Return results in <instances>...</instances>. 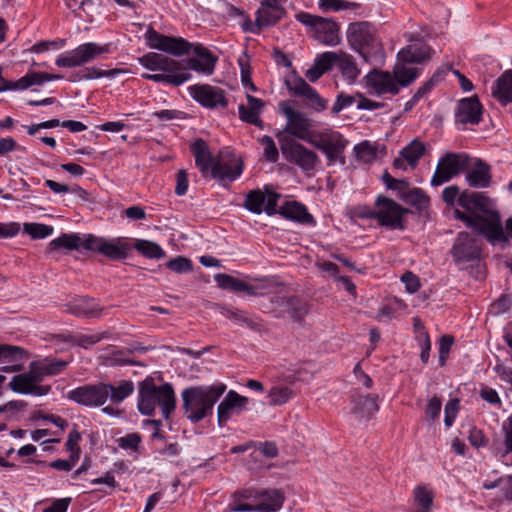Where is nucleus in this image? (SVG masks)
Segmentation results:
<instances>
[{"label":"nucleus","mask_w":512,"mask_h":512,"mask_svg":"<svg viewBox=\"0 0 512 512\" xmlns=\"http://www.w3.org/2000/svg\"><path fill=\"white\" fill-rule=\"evenodd\" d=\"M61 78L60 75L56 74L32 71L16 81L6 82L2 78V68L0 67V92L5 90H26L34 85H42L44 82L59 80Z\"/></svg>","instance_id":"obj_20"},{"label":"nucleus","mask_w":512,"mask_h":512,"mask_svg":"<svg viewBox=\"0 0 512 512\" xmlns=\"http://www.w3.org/2000/svg\"><path fill=\"white\" fill-rule=\"evenodd\" d=\"M403 201L417 209L419 212H424L430 205L429 197L420 188H413L402 195Z\"/></svg>","instance_id":"obj_42"},{"label":"nucleus","mask_w":512,"mask_h":512,"mask_svg":"<svg viewBox=\"0 0 512 512\" xmlns=\"http://www.w3.org/2000/svg\"><path fill=\"white\" fill-rule=\"evenodd\" d=\"M279 198L280 194L270 191L267 188L265 192L259 189L252 190L246 196L244 207L256 214L265 211L268 215H274L277 213Z\"/></svg>","instance_id":"obj_18"},{"label":"nucleus","mask_w":512,"mask_h":512,"mask_svg":"<svg viewBox=\"0 0 512 512\" xmlns=\"http://www.w3.org/2000/svg\"><path fill=\"white\" fill-rule=\"evenodd\" d=\"M286 83L288 90L293 95L305 98L306 104L311 110L322 112L327 109L329 101L323 98L317 90L310 86L304 79L295 77Z\"/></svg>","instance_id":"obj_16"},{"label":"nucleus","mask_w":512,"mask_h":512,"mask_svg":"<svg viewBox=\"0 0 512 512\" xmlns=\"http://www.w3.org/2000/svg\"><path fill=\"white\" fill-rule=\"evenodd\" d=\"M247 397L241 396L237 392L230 390L217 408L219 425L226 423L233 415L239 414L248 404Z\"/></svg>","instance_id":"obj_23"},{"label":"nucleus","mask_w":512,"mask_h":512,"mask_svg":"<svg viewBox=\"0 0 512 512\" xmlns=\"http://www.w3.org/2000/svg\"><path fill=\"white\" fill-rule=\"evenodd\" d=\"M458 406H459V400L458 399H451L447 402V404L445 405V418H444V423L447 427H450L452 426L455 418H456V415H457V411H458Z\"/></svg>","instance_id":"obj_61"},{"label":"nucleus","mask_w":512,"mask_h":512,"mask_svg":"<svg viewBox=\"0 0 512 512\" xmlns=\"http://www.w3.org/2000/svg\"><path fill=\"white\" fill-rule=\"evenodd\" d=\"M50 246L78 252H97L104 256H126L134 248L143 256H164L163 250L155 242L123 237L106 240L93 234L65 233L52 240Z\"/></svg>","instance_id":"obj_3"},{"label":"nucleus","mask_w":512,"mask_h":512,"mask_svg":"<svg viewBox=\"0 0 512 512\" xmlns=\"http://www.w3.org/2000/svg\"><path fill=\"white\" fill-rule=\"evenodd\" d=\"M336 67L341 76L350 84L354 83L361 74L355 58L343 51L337 52Z\"/></svg>","instance_id":"obj_34"},{"label":"nucleus","mask_w":512,"mask_h":512,"mask_svg":"<svg viewBox=\"0 0 512 512\" xmlns=\"http://www.w3.org/2000/svg\"><path fill=\"white\" fill-rule=\"evenodd\" d=\"M284 502L283 494L276 489H261L257 504H236L231 507L233 512H276Z\"/></svg>","instance_id":"obj_17"},{"label":"nucleus","mask_w":512,"mask_h":512,"mask_svg":"<svg viewBox=\"0 0 512 512\" xmlns=\"http://www.w3.org/2000/svg\"><path fill=\"white\" fill-rule=\"evenodd\" d=\"M259 142L263 146L265 159L269 162H276L278 160L279 153L272 137L264 135L259 139Z\"/></svg>","instance_id":"obj_53"},{"label":"nucleus","mask_w":512,"mask_h":512,"mask_svg":"<svg viewBox=\"0 0 512 512\" xmlns=\"http://www.w3.org/2000/svg\"><path fill=\"white\" fill-rule=\"evenodd\" d=\"M491 167L482 161L477 159L474 166L468 171L466 175V181L471 187L474 188H487L491 184Z\"/></svg>","instance_id":"obj_31"},{"label":"nucleus","mask_w":512,"mask_h":512,"mask_svg":"<svg viewBox=\"0 0 512 512\" xmlns=\"http://www.w3.org/2000/svg\"><path fill=\"white\" fill-rule=\"evenodd\" d=\"M104 337H105V333H95V334L78 333L71 337V341L73 344L87 349L90 346L101 341Z\"/></svg>","instance_id":"obj_52"},{"label":"nucleus","mask_w":512,"mask_h":512,"mask_svg":"<svg viewBox=\"0 0 512 512\" xmlns=\"http://www.w3.org/2000/svg\"><path fill=\"white\" fill-rule=\"evenodd\" d=\"M425 145L419 139L412 140L401 151V155L406 159L410 169H414L418 165V161L424 155Z\"/></svg>","instance_id":"obj_41"},{"label":"nucleus","mask_w":512,"mask_h":512,"mask_svg":"<svg viewBox=\"0 0 512 512\" xmlns=\"http://www.w3.org/2000/svg\"><path fill=\"white\" fill-rule=\"evenodd\" d=\"M226 386H195L182 391V407L186 417L197 423L212 414L213 406L225 392Z\"/></svg>","instance_id":"obj_4"},{"label":"nucleus","mask_w":512,"mask_h":512,"mask_svg":"<svg viewBox=\"0 0 512 512\" xmlns=\"http://www.w3.org/2000/svg\"><path fill=\"white\" fill-rule=\"evenodd\" d=\"M469 164L465 154L447 153L438 161L437 168L431 178L432 186H440L457 176Z\"/></svg>","instance_id":"obj_11"},{"label":"nucleus","mask_w":512,"mask_h":512,"mask_svg":"<svg viewBox=\"0 0 512 512\" xmlns=\"http://www.w3.org/2000/svg\"><path fill=\"white\" fill-rule=\"evenodd\" d=\"M438 71H441L439 75V81L442 79V76L444 74L451 71L458 78L459 85L463 91L469 92L473 90L474 86L472 82L468 78H466L465 75H463L460 71L453 70L451 66H443Z\"/></svg>","instance_id":"obj_55"},{"label":"nucleus","mask_w":512,"mask_h":512,"mask_svg":"<svg viewBox=\"0 0 512 512\" xmlns=\"http://www.w3.org/2000/svg\"><path fill=\"white\" fill-rule=\"evenodd\" d=\"M401 281L405 284L406 291L413 294L420 288L419 278L410 271L405 272L401 276Z\"/></svg>","instance_id":"obj_62"},{"label":"nucleus","mask_w":512,"mask_h":512,"mask_svg":"<svg viewBox=\"0 0 512 512\" xmlns=\"http://www.w3.org/2000/svg\"><path fill=\"white\" fill-rule=\"evenodd\" d=\"M408 211L394 200L379 196L375 201L376 220L379 225L392 230L404 228V215Z\"/></svg>","instance_id":"obj_10"},{"label":"nucleus","mask_w":512,"mask_h":512,"mask_svg":"<svg viewBox=\"0 0 512 512\" xmlns=\"http://www.w3.org/2000/svg\"><path fill=\"white\" fill-rule=\"evenodd\" d=\"M118 73L117 70H101L95 67H86L82 70H79L73 73L69 80L72 82L83 81V80H93L102 77H113Z\"/></svg>","instance_id":"obj_45"},{"label":"nucleus","mask_w":512,"mask_h":512,"mask_svg":"<svg viewBox=\"0 0 512 512\" xmlns=\"http://www.w3.org/2000/svg\"><path fill=\"white\" fill-rule=\"evenodd\" d=\"M418 344L421 348L420 358L423 363L429 360V352L431 349V342L427 331H422L417 336Z\"/></svg>","instance_id":"obj_59"},{"label":"nucleus","mask_w":512,"mask_h":512,"mask_svg":"<svg viewBox=\"0 0 512 512\" xmlns=\"http://www.w3.org/2000/svg\"><path fill=\"white\" fill-rule=\"evenodd\" d=\"M279 112L286 118L284 131L293 137L309 142L315 131H311L312 121L304 113L294 109L289 101L278 104Z\"/></svg>","instance_id":"obj_8"},{"label":"nucleus","mask_w":512,"mask_h":512,"mask_svg":"<svg viewBox=\"0 0 512 512\" xmlns=\"http://www.w3.org/2000/svg\"><path fill=\"white\" fill-rule=\"evenodd\" d=\"M68 311L76 316L97 317L102 307L93 299L77 297L67 305Z\"/></svg>","instance_id":"obj_35"},{"label":"nucleus","mask_w":512,"mask_h":512,"mask_svg":"<svg viewBox=\"0 0 512 512\" xmlns=\"http://www.w3.org/2000/svg\"><path fill=\"white\" fill-rule=\"evenodd\" d=\"M108 52L107 45L102 46L94 42L84 43L58 56L55 64L65 68L79 67Z\"/></svg>","instance_id":"obj_9"},{"label":"nucleus","mask_w":512,"mask_h":512,"mask_svg":"<svg viewBox=\"0 0 512 512\" xmlns=\"http://www.w3.org/2000/svg\"><path fill=\"white\" fill-rule=\"evenodd\" d=\"M191 152L195 158L196 167L199 169L203 177H210L214 165L218 162L219 158H215L207 143L203 139H197L191 145Z\"/></svg>","instance_id":"obj_24"},{"label":"nucleus","mask_w":512,"mask_h":512,"mask_svg":"<svg viewBox=\"0 0 512 512\" xmlns=\"http://www.w3.org/2000/svg\"><path fill=\"white\" fill-rule=\"evenodd\" d=\"M24 231L33 239H44L53 233V227L40 223H26Z\"/></svg>","instance_id":"obj_51"},{"label":"nucleus","mask_w":512,"mask_h":512,"mask_svg":"<svg viewBox=\"0 0 512 512\" xmlns=\"http://www.w3.org/2000/svg\"><path fill=\"white\" fill-rule=\"evenodd\" d=\"M166 267L176 273H187L192 269L189 258H171L166 262Z\"/></svg>","instance_id":"obj_56"},{"label":"nucleus","mask_w":512,"mask_h":512,"mask_svg":"<svg viewBox=\"0 0 512 512\" xmlns=\"http://www.w3.org/2000/svg\"><path fill=\"white\" fill-rule=\"evenodd\" d=\"M421 73V69L412 64L401 61L397 58L393 67V74L400 87H407L411 85Z\"/></svg>","instance_id":"obj_36"},{"label":"nucleus","mask_w":512,"mask_h":512,"mask_svg":"<svg viewBox=\"0 0 512 512\" xmlns=\"http://www.w3.org/2000/svg\"><path fill=\"white\" fill-rule=\"evenodd\" d=\"M352 402L353 412L360 418L369 419L379 410L377 395H359Z\"/></svg>","instance_id":"obj_37"},{"label":"nucleus","mask_w":512,"mask_h":512,"mask_svg":"<svg viewBox=\"0 0 512 512\" xmlns=\"http://www.w3.org/2000/svg\"><path fill=\"white\" fill-rule=\"evenodd\" d=\"M247 104H240L238 106L239 118L241 121L257 126L258 128H263V121L260 118V114L264 108V102L247 94L246 96Z\"/></svg>","instance_id":"obj_27"},{"label":"nucleus","mask_w":512,"mask_h":512,"mask_svg":"<svg viewBox=\"0 0 512 512\" xmlns=\"http://www.w3.org/2000/svg\"><path fill=\"white\" fill-rule=\"evenodd\" d=\"M108 387L107 399L112 403L119 404L134 392V384L130 380H123L117 386L106 383Z\"/></svg>","instance_id":"obj_40"},{"label":"nucleus","mask_w":512,"mask_h":512,"mask_svg":"<svg viewBox=\"0 0 512 512\" xmlns=\"http://www.w3.org/2000/svg\"><path fill=\"white\" fill-rule=\"evenodd\" d=\"M367 85L378 95L392 94L396 95L400 91V86L393 74L388 71L373 70L366 76Z\"/></svg>","instance_id":"obj_22"},{"label":"nucleus","mask_w":512,"mask_h":512,"mask_svg":"<svg viewBox=\"0 0 512 512\" xmlns=\"http://www.w3.org/2000/svg\"><path fill=\"white\" fill-rule=\"evenodd\" d=\"M281 151L287 161L297 165L306 173L313 171L320 163V158L314 151L293 140L283 142Z\"/></svg>","instance_id":"obj_13"},{"label":"nucleus","mask_w":512,"mask_h":512,"mask_svg":"<svg viewBox=\"0 0 512 512\" xmlns=\"http://www.w3.org/2000/svg\"><path fill=\"white\" fill-rule=\"evenodd\" d=\"M347 39L355 49L373 45L374 29L367 22L352 23L347 30Z\"/></svg>","instance_id":"obj_26"},{"label":"nucleus","mask_w":512,"mask_h":512,"mask_svg":"<svg viewBox=\"0 0 512 512\" xmlns=\"http://www.w3.org/2000/svg\"><path fill=\"white\" fill-rule=\"evenodd\" d=\"M502 430L504 432V444H505L504 455H506L512 451V414L503 423Z\"/></svg>","instance_id":"obj_63"},{"label":"nucleus","mask_w":512,"mask_h":512,"mask_svg":"<svg viewBox=\"0 0 512 512\" xmlns=\"http://www.w3.org/2000/svg\"><path fill=\"white\" fill-rule=\"evenodd\" d=\"M214 279L222 289L235 293H245L249 296L261 295L270 286V281L266 278L253 279L251 282H246L227 274H216Z\"/></svg>","instance_id":"obj_14"},{"label":"nucleus","mask_w":512,"mask_h":512,"mask_svg":"<svg viewBox=\"0 0 512 512\" xmlns=\"http://www.w3.org/2000/svg\"><path fill=\"white\" fill-rule=\"evenodd\" d=\"M226 316L229 319L233 320L234 322L243 323L254 330H257L259 328V324L255 319L248 317L245 313L241 311L228 310Z\"/></svg>","instance_id":"obj_57"},{"label":"nucleus","mask_w":512,"mask_h":512,"mask_svg":"<svg viewBox=\"0 0 512 512\" xmlns=\"http://www.w3.org/2000/svg\"><path fill=\"white\" fill-rule=\"evenodd\" d=\"M108 387L106 383L85 384L68 391L66 398L81 406L101 407L107 401Z\"/></svg>","instance_id":"obj_12"},{"label":"nucleus","mask_w":512,"mask_h":512,"mask_svg":"<svg viewBox=\"0 0 512 512\" xmlns=\"http://www.w3.org/2000/svg\"><path fill=\"white\" fill-rule=\"evenodd\" d=\"M492 96L503 106L512 102V69L506 70L493 83Z\"/></svg>","instance_id":"obj_33"},{"label":"nucleus","mask_w":512,"mask_h":512,"mask_svg":"<svg viewBox=\"0 0 512 512\" xmlns=\"http://www.w3.org/2000/svg\"><path fill=\"white\" fill-rule=\"evenodd\" d=\"M284 307L291 319L300 322L308 314L309 308L307 302L298 297H289L284 300Z\"/></svg>","instance_id":"obj_43"},{"label":"nucleus","mask_w":512,"mask_h":512,"mask_svg":"<svg viewBox=\"0 0 512 512\" xmlns=\"http://www.w3.org/2000/svg\"><path fill=\"white\" fill-rule=\"evenodd\" d=\"M285 14L282 6H262L258 9L255 23L258 28L276 24Z\"/></svg>","instance_id":"obj_38"},{"label":"nucleus","mask_w":512,"mask_h":512,"mask_svg":"<svg viewBox=\"0 0 512 512\" xmlns=\"http://www.w3.org/2000/svg\"><path fill=\"white\" fill-rule=\"evenodd\" d=\"M308 143L325 154L328 165H333L336 162L345 163L343 153L347 140L340 132L332 129L316 131Z\"/></svg>","instance_id":"obj_6"},{"label":"nucleus","mask_w":512,"mask_h":512,"mask_svg":"<svg viewBox=\"0 0 512 512\" xmlns=\"http://www.w3.org/2000/svg\"><path fill=\"white\" fill-rule=\"evenodd\" d=\"M442 407V401L437 396L432 397L426 406V416L430 421H434L439 418Z\"/></svg>","instance_id":"obj_60"},{"label":"nucleus","mask_w":512,"mask_h":512,"mask_svg":"<svg viewBox=\"0 0 512 512\" xmlns=\"http://www.w3.org/2000/svg\"><path fill=\"white\" fill-rule=\"evenodd\" d=\"M118 445L122 449H131L134 451L138 450L141 442V436L138 433H130L117 440Z\"/></svg>","instance_id":"obj_58"},{"label":"nucleus","mask_w":512,"mask_h":512,"mask_svg":"<svg viewBox=\"0 0 512 512\" xmlns=\"http://www.w3.org/2000/svg\"><path fill=\"white\" fill-rule=\"evenodd\" d=\"M441 71H437L433 74V76L426 81L421 87L418 88V90L414 93L412 98L406 102L405 104V111L411 110L417 102L424 97L427 93H429L434 85L439 82V75Z\"/></svg>","instance_id":"obj_47"},{"label":"nucleus","mask_w":512,"mask_h":512,"mask_svg":"<svg viewBox=\"0 0 512 512\" xmlns=\"http://www.w3.org/2000/svg\"><path fill=\"white\" fill-rule=\"evenodd\" d=\"M242 171L243 162L240 158L232 156L227 160L219 159L214 165L210 177L220 182H232L241 175Z\"/></svg>","instance_id":"obj_25"},{"label":"nucleus","mask_w":512,"mask_h":512,"mask_svg":"<svg viewBox=\"0 0 512 512\" xmlns=\"http://www.w3.org/2000/svg\"><path fill=\"white\" fill-rule=\"evenodd\" d=\"M337 52L326 51L319 55L314 60L312 67L306 70L305 76L310 82H316L322 75L330 71L336 66Z\"/></svg>","instance_id":"obj_29"},{"label":"nucleus","mask_w":512,"mask_h":512,"mask_svg":"<svg viewBox=\"0 0 512 512\" xmlns=\"http://www.w3.org/2000/svg\"><path fill=\"white\" fill-rule=\"evenodd\" d=\"M294 396L295 391L286 385H274L268 392L269 404L272 406L284 405Z\"/></svg>","instance_id":"obj_44"},{"label":"nucleus","mask_w":512,"mask_h":512,"mask_svg":"<svg viewBox=\"0 0 512 512\" xmlns=\"http://www.w3.org/2000/svg\"><path fill=\"white\" fill-rule=\"evenodd\" d=\"M22 358H27V353L23 348L12 345H0V360H19Z\"/></svg>","instance_id":"obj_54"},{"label":"nucleus","mask_w":512,"mask_h":512,"mask_svg":"<svg viewBox=\"0 0 512 512\" xmlns=\"http://www.w3.org/2000/svg\"><path fill=\"white\" fill-rule=\"evenodd\" d=\"M354 151L358 160L364 163H371L378 156V146L369 141H363L354 147Z\"/></svg>","instance_id":"obj_46"},{"label":"nucleus","mask_w":512,"mask_h":512,"mask_svg":"<svg viewBox=\"0 0 512 512\" xmlns=\"http://www.w3.org/2000/svg\"><path fill=\"white\" fill-rule=\"evenodd\" d=\"M68 364V361L44 358L42 360L31 362L29 368L33 370V373L37 375L41 382L45 376H54L60 374L65 370Z\"/></svg>","instance_id":"obj_30"},{"label":"nucleus","mask_w":512,"mask_h":512,"mask_svg":"<svg viewBox=\"0 0 512 512\" xmlns=\"http://www.w3.org/2000/svg\"><path fill=\"white\" fill-rule=\"evenodd\" d=\"M161 408L162 416L169 419L175 410L176 399L171 384L165 383L156 386L152 379H146L140 383L138 396V410L142 415H154L156 406Z\"/></svg>","instance_id":"obj_5"},{"label":"nucleus","mask_w":512,"mask_h":512,"mask_svg":"<svg viewBox=\"0 0 512 512\" xmlns=\"http://www.w3.org/2000/svg\"><path fill=\"white\" fill-rule=\"evenodd\" d=\"M442 199L451 207L457 203L467 211L465 213L458 209L454 210L455 218L463 221L467 227L485 235L492 242L505 238L499 214L490 210V199L484 194L479 192L460 194L459 187L451 185L443 190Z\"/></svg>","instance_id":"obj_2"},{"label":"nucleus","mask_w":512,"mask_h":512,"mask_svg":"<svg viewBox=\"0 0 512 512\" xmlns=\"http://www.w3.org/2000/svg\"><path fill=\"white\" fill-rule=\"evenodd\" d=\"M483 106L476 95L462 98L455 108V123L460 125H478L482 121Z\"/></svg>","instance_id":"obj_19"},{"label":"nucleus","mask_w":512,"mask_h":512,"mask_svg":"<svg viewBox=\"0 0 512 512\" xmlns=\"http://www.w3.org/2000/svg\"><path fill=\"white\" fill-rule=\"evenodd\" d=\"M432 49L423 41H414L402 48L397 58L406 63L415 65L421 64L424 61L430 59Z\"/></svg>","instance_id":"obj_28"},{"label":"nucleus","mask_w":512,"mask_h":512,"mask_svg":"<svg viewBox=\"0 0 512 512\" xmlns=\"http://www.w3.org/2000/svg\"><path fill=\"white\" fill-rule=\"evenodd\" d=\"M278 212L286 219L294 220L302 224H315L314 217L308 212L306 206L297 201L285 202Z\"/></svg>","instance_id":"obj_32"},{"label":"nucleus","mask_w":512,"mask_h":512,"mask_svg":"<svg viewBox=\"0 0 512 512\" xmlns=\"http://www.w3.org/2000/svg\"><path fill=\"white\" fill-rule=\"evenodd\" d=\"M40 380L33 370L29 368L28 373L18 374L12 377L9 382V387L16 393L32 394L36 396H43L49 393L50 386L37 385Z\"/></svg>","instance_id":"obj_21"},{"label":"nucleus","mask_w":512,"mask_h":512,"mask_svg":"<svg viewBox=\"0 0 512 512\" xmlns=\"http://www.w3.org/2000/svg\"><path fill=\"white\" fill-rule=\"evenodd\" d=\"M415 512H432L434 493L426 485H418L413 490Z\"/></svg>","instance_id":"obj_39"},{"label":"nucleus","mask_w":512,"mask_h":512,"mask_svg":"<svg viewBox=\"0 0 512 512\" xmlns=\"http://www.w3.org/2000/svg\"><path fill=\"white\" fill-rule=\"evenodd\" d=\"M190 96L206 108H225L228 101L223 89L209 84H195L188 88Z\"/></svg>","instance_id":"obj_15"},{"label":"nucleus","mask_w":512,"mask_h":512,"mask_svg":"<svg viewBox=\"0 0 512 512\" xmlns=\"http://www.w3.org/2000/svg\"><path fill=\"white\" fill-rule=\"evenodd\" d=\"M295 18L303 25L310 27L314 32L315 39L320 43L327 46H336L340 43V27L332 19L307 12H300L296 14Z\"/></svg>","instance_id":"obj_7"},{"label":"nucleus","mask_w":512,"mask_h":512,"mask_svg":"<svg viewBox=\"0 0 512 512\" xmlns=\"http://www.w3.org/2000/svg\"><path fill=\"white\" fill-rule=\"evenodd\" d=\"M145 39L150 48L176 57L189 54L192 48L195 54V57L183 61H178L156 52H149L143 55L138 59L143 67L150 71L161 72L142 74V77L146 80L180 86L191 79L190 70L207 76L211 75L214 71L217 59L206 47L200 44L193 45L182 37L167 36L153 28H149L146 31Z\"/></svg>","instance_id":"obj_1"},{"label":"nucleus","mask_w":512,"mask_h":512,"mask_svg":"<svg viewBox=\"0 0 512 512\" xmlns=\"http://www.w3.org/2000/svg\"><path fill=\"white\" fill-rule=\"evenodd\" d=\"M318 6L322 12H338L355 9L357 4L346 0H319Z\"/></svg>","instance_id":"obj_48"},{"label":"nucleus","mask_w":512,"mask_h":512,"mask_svg":"<svg viewBox=\"0 0 512 512\" xmlns=\"http://www.w3.org/2000/svg\"><path fill=\"white\" fill-rule=\"evenodd\" d=\"M70 503V497L56 499L49 507H46L43 512H66Z\"/></svg>","instance_id":"obj_64"},{"label":"nucleus","mask_w":512,"mask_h":512,"mask_svg":"<svg viewBox=\"0 0 512 512\" xmlns=\"http://www.w3.org/2000/svg\"><path fill=\"white\" fill-rule=\"evenodd\" d=\"M358 94L348 95L343 92L339 93L336 97V100L331 107V113L333 115H338L342 110L356 104L358 102Z\"/></svg>","instance_id":"obj_50"},{"label":"nucleus","mask_w":512,"mask_h":512,"mask_svg":"<svg viewBox=\"0 0 512 512\" xmlns=\"http://www.w3.org/2000/svg\"><path fill=\"white\" fill-rule=\"evenodd\" d=\"M260 490L256 489H243L233 494V503L230 505L236 506V504H257L259 499Z\"/></svg>","instance_id":"obj_49"}]
</instances>
